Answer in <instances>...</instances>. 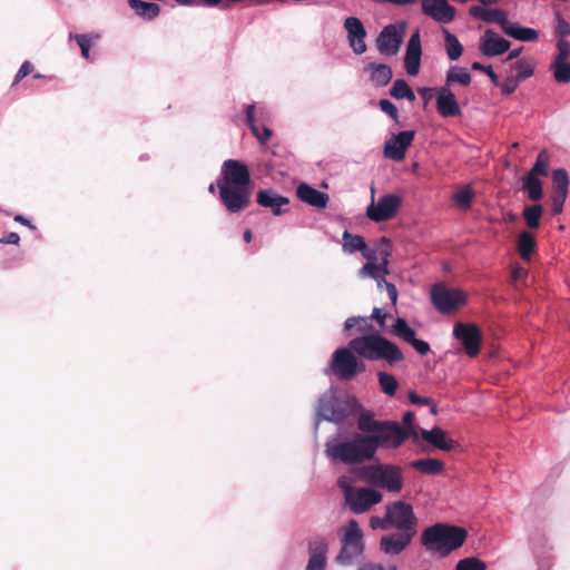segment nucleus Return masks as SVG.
Returning <instances> with one entry per match:
<instances>
[{
    "instance_id": "obj_59",
    "label": "nucleus",
    "mask_w": 570,
    "mask_h": 570,
    "mask_svg": "<svg viewBox=\"0 0 570 570\" xmlns=\"http://www.w3.org/2000/svg\"><path fill=\"white\" fill-rule=\"evenodd\" d=\"M409 400L412 404H416V405H431V412L433 414L436 413V407H435V404L433 402L432 399L430 397H422L420 395H417L415 392L411 391L409 393Z\"/></svg>"
},
{
    "instance_id": "obj_19",
    "label": "nucleus",
    "mask_w": 570,
    "mask_h": 570,
    "mask_svg": "<svg viewBox=\"0 0 570 570\" xmlns=\"http://www.w3.org/2000/svg\"><path fill=\"white\" fill-rule=\"evenodd\" d=\"M422 47L419 30L409 39L404 57V68L410 76H416L421 67Z\"/></svg>"
},
{
    "instance_id": "obj_63",
    "label": "nucleus",
    "mask_w": 570,
    "mask_h": 570,
    "mask_svg": "<svg viewBox=\"0 0 570 570\" xmlns=\"http://www.w3.org/2000/svg\"><path fill=\"white\" fill-rule=\"evenodd\" d=\"M421 355H426L430 352V344L423 340H419L415 336L412 342H409Z\"/></svg>"
},
{
    "instance_id": "obj_9",
    "label": "nucleus",
    "mask_w": 570,
    "mask_h": 570,
    "mask_svg": "<svg viewBox=\"0 0 570 570\" xmlns=\"http://www.w3.org/2000/svg\"><path fill=\"white\" fill-rule=\"evenodd\" d=\"M431 301L442 314H451L466 301L465 294L459 288H449L444 284H436L431 289Z\"/></svg>"
},
{
    "instance_id": "obj_56",
    "label": "nucleus",
    "mask_w": 570,
    "mask_h": 570,
    "mask_svg": "<svg viewBox=\"0 0 570 570\" xmlns=\"http://www.w3.org/2000/svg\"><path fill=\"white\" fill-rule=\"evenodd\" d=\"M568 193L552 191V213L558 215L562 212Z\"/></svg>"
},
{
    "instance_id": "obj_22",
    "label": "nucleus",
    "mask_w": 570,
    "mask_h": 570,
    "mask_svg": "<svg viewBox=\"0 0 570 570\" xmlns=\"http://www.w3.org/2000/svg\"><path fill=\"white\" fill-rule=\"evenodd\" d=\"M317 415L326 421L340 423L346 417L344 409L335 397H321L318 401Z\"/></svg>"
},
{
    "instance_id": "obj_13",
    "label": "nucleus",
    "mask_w": 570,
    "mask_h": 570,
    "mask_svg": "<svg viewBox=\"0 0 570 570\" xmlns=\"http://www.w3.org/2000/svg\"><path fill=\"white\" fill-rule=\"evenodd\" d=\"M453 336L459 340L469 357H476L482 345V335L474 324L456 323L453 328Z\"/></svg>"
},
{
    "instance_id": "obj_50",
    "label": "nucleus",
    "mask_w": 570,
    "mask_h": 570,
    "mask_svg": "<svg viewBox=\"0 0 570 570\" xmlns=\"http://www.w3.org/2000/svg\"><path fill=\"white\" fill-rule=\"evenodd\" d=\"M487 564L484 561L475 558V557H469L459 560V562L455 566V570H485Z\"/></svg>"
},
{
    "instance_id": "obj_48",
    "label": "nucleus",
    "mask_w": 570,
    "mask_h": 570,
    "mask_svg": "<svg viewBox=\"0 0 570 570\" xmlns=\"http://www.w3.org/2000/svg\"><path fill=\"white\" fill-rule=\"evenodd\" d=\"M557 82H570V63L567 61H553L550 66Z\"/></svg>"
},
{
    "instance_id": "obj_30",
    "label": "nucleus",
    "mask_w": 570,
    "mask_h": 570,
    "mask_svg": "<svg viewBox=\"0 0 570 570\" xmlns=\"http://www.w3.org/2000/svg\"><path fill=\"white\" fill-rule=\"evenodd\" d=\"M367 69L371 70L370 79L376 87L386 86L393 77L391 67L384 63L371 62Z\"/></svg>"
},
{
    "instance_id": "obj_8",
    "label": "nucleus",
    "mask_w": 570,
    "mask_h": 570,
    "mask_svg": "<svg viewBox=\"0 0 570 570\" xmlns=\"http://www.w3.org/2000/svg\"><path fill=\"white\" fill-rule=\"evenodd\" d=\"M374 454L379 448L383 449H397L406 440L407 433L402 425L395 421H383L380 430L374 434H367Z\"/></svg>"
},
{
    "instance_id": "obj_49",
    "label": "nucleus",
    "mask_w": 570,
    "mask_h": 570,
    "mask_svg": "<svg viewBox=\"0 0 570 570\" xmlns=\"http://www.w3.org/2000/svg\"><path fill=\"white\" fill-rule=\"evenodd\" d=\"M553 191L568 193L569 176L566 169L558 168L552 173Z\"/></svg>"
},
{
    "instance_id": "obj_54",
    "label": "nucleus",
    "mask_w": 570,
    "mask_h": 570,
    "mask_svg": "<svg viewBox=\"0 0 570 570\" xmlns=\"http://www.w3.org/2000/svg\"><path fill=\"white\" fill-rule=\"evenodd\" d=\"M557 49L558 55L553 61H567L570 56V42L566 39H558Z\"/></svg>"
},
{
    "instance_id": "obj_1",
    "label": "nucleus",
    "mask_w": 570,
    "mask_h": 570,
    "mask_svg": "<svg viewBox=\"0 0 570 570\" xmlns=\"http://www.w3.org/2000/svg\"><path fill=\"white\" fill-rule=\"evenodd\" d=\"M217 189L224 207L230 214L247 208L250 204V173L248 167L236 159L223 163Z\"/></svg>"
},
{
    "instance_id": "obj_33",
    "label": "nucleus",
    "mask_w": 570,
    "mask_h": 570,
    "mask_svg": "<svg viewBox=\"0 0 570 570\" xmlns=\"http://www.w3.org/2000/svg\"><path fill=\"white\" fill-rule=\"evenodd\" d=\"M535 245V238L531 233L523 230L519 234L517 248L522 259H530L532 253L534 252Z\"/></svg>"
},
{
    "instance_id": "obj_41",
    "label": "nucleus",
    "mask_w": 570,
    "mask_h": 570,
    "mask_svg": "<svg viewBox=\"0 0 570 570\" xmlns=\"http://www.w3.org/2000/svg\"><path fill=\"white\" fill-rule=\"evenodd\" d=\"M390 95L395 99L415 100V95L407 82L403 79H396L390 90Z\"/></svg>"
},
{
    "instance_id": "obj_45",
    "label": "nucleus",
    "mask_w": 570,
    "mask_h": 570,
    "mask_svg": "<svg viewBox=\"0 0 570 570\" xmlns=\"http://www.w3.org/2000/svg\"><path fill=\"white\" fill-rule=\"evenodd\" d=\"M473 197L474 193L472 188L470 186H464L453 194L452 200L456 207L468 209L471 206Z\"/></svg>"
},
{
    "instance_id": "obj_14",
    "label": "nucleus",
    "mask_w": 570,
    "mask_h": 570,
    "mask_svg": "<svg viewBox=\"0 0 570 570\" xmlns=\"http://www.w3.org/2000/svg\"><path fill=\"white\" fill-rule=\"evenodd\" d=\"M414 137L415 131L413 130H404L393 135L384 144V157L394 161L403 160L406 154V149L411 146Z\"/></svg>"
},
{
    "instance_id": "obj_7",
    "label": "nucleus",
    "mask_w": 570,
    "mask_h": 570,
    "mask_svg": "<svg viewBox=\"0 0 570 570\" xmlns=\"http://www.w3.org/2000/svg\"><path fill=\"white\" fill-rule=\"evenodd\" d=\"M341 549L335 557L338 566L347 567L361 557L364 552L363 531L358 522L351 519L344 527L340 529Z\"/></svg>"
},
{
    "instance_id": "obj_29",
    "label": "nucleus",
    "mask_w": 570,
    "mask_h": 570,
    "mask_svg": "<svg viewBox=\"0 0 570 570\" xmlns=\"http://www.w3.org/2000/svg\"><path fill=\"white\" fill-rule=\"evenodd\" d=\"M410 466L425 475H438L444 471V462L433 458L414 460Z\"/></svg>"
},
{
    "instance_id": "obj_61",
    "label": "nucleus",
    "mask_w": 570,
    "mask_h": 570,
    "mask_svg": "<svg viewBox=\"0 0 570 570\" xmlns=\"http://www.w3.org/2000/svg\"><path fill=\"white\" fill-rule=\"evenodd\" d=\"M33 69L35 67L30 61H24L16 75L13 85L20 82L24 77L30 75L33 71Z\"/></svg>"
},
{
    "instance_id": "obj_39",
    "label": "nucleus",
    "mask_w": 570,
    "mask_h": 570,
    "mask_svg": "<svg viewBox=\"0 0 570 570\" xmlns=\"http://www.w3.org/2000/svg\"><path fill=\"white\" fill-rule=\"evenodd\" d=\"M505 35L520 41H534L539 37L538 32L532 28L514 27L512 24L505 28Z\"/></svg>"
},
{
    "instance_id": "obj_35",
    "label": "nucleus",
    "mask_w": 570,
    "mask_h": 570,
    "mask_svg": "<svg viewBox=\"0 0 570 570\" xmlns=\"http://www.w3.org/2000/svg\"><path fill=\"white\" fill-rule=\"evenodd\" d=\"M471 80L472 77L466 71V69L454 66L451 67L446 72L445 86L450 88V86L453 83H460L461 86L466 87L471 83Z\"/></svg>"
},
{
    "instance_id": "obj_57",
    "label": "nucleus",
    "mask_w": 570,
    "mask_h": 570,
    "mask_svg": "<svg viewBox=\"0 0 570 570\" xmlns=\"http://www.w3.org/2000/svg\"><path fill=\"white\" fill-rule=\"evenodd\" d=\"M554 33L558 39H564L566 37L570 36V24L560 14H557Z\"/></svg>"
},
{
    "instance_id": "obj_53",
    "label": "nucleus",
    "mask_w": 570,
    "mask_h": 570,
    "mask_svg": "<svg viewBox=\"0 0 570 570\" xmlns=\"http://www.w3.org/2000/svg\"><path fill=\"white\" fill-rule=\"evenodd\" d=\"M471 69L472 70H476V71H482L483 75H488L491 82L494 85V86H499V77L498 75L494 72L493 68L491 66H484L478 61H474L472 62L471 65Z\"/></svg>"
},
{
    "instance_id": "obj_26",
    "label": "nucleus",
    "mask_w": 570,
    "mask_h": 570,
    "mask_svg": "<svg viewBox=\"0 0 570 570\" xmlns=\"http://www.w3.org/2000/svg\"><path fill=\"white\" fill-rule=\"evenodd\" d=\"M421 436L428 443L443 451L449 452L458 446V442L452 439H448L446 432L440 428H433L430 431L422 430Z\"/></svg>"
},
{
    "instance_id": "obj_23",
    "label": "nucleus",
    "mask_w": 570,
    "mask_h": 570,
    "mask_svg": "<svg viewBox=\"0 0 570 570\" xmlns=\"http://www.w3.org/2000/svg\"><path fill=\"white\" fill-rule=\"evenodd\" d=\"M469 13L476 19H481L487 23H498L505 32V28L509 27L507 12L502 9H487L481 6H472L469 9Z\"/></svg>"
},
{
    "instance_id": "obj_44",
    "label": "nucleus",
    "mask_w": 570,
    "mask_h": 570,
    "mask_svg": "<svg viewBox=\"0 0 570 570\" xmlns=\"http://www.w3.org/2000/svg\"><path fill=\"white\" fill-rule=\"evenodd\" d=\"M392 333L402 338L404 342H412V338L415 336V331L410 327L405 318L399 317L393 324Z\"/></svg>"
},
{
    "instance_id": "obj_60",
    "label": "nucleus",
    "mask_w": 570,
    "mask_h": 570,
    "mask_svg": "<svg viewBox=\"0 0 570 570\" xmlns=\"http://www.w3.org/2000/svg\"><path fill=\"white\" fill-rule=\"evenodd\" d=\"M414 420V413L413 412H405L403 415V429L407 433V439L410 436L417 438L415 428L413 425Z\"/></svg>"
},
{
    "instance_id": "obj_27",
    "label": "nucleus",
    "mask_w": 570,
    "mask_h": 570,
    "mask_svg": "<svg viewBox=\"0 0 570 570\" xmlns=\"http://www.w3.org/2000/svg\"><path fill=\"white\" fill-rule=\"evenodd\" d=\"M383 258L380 264L375 263H366L360 271L358 275L362 278L371 277L376 281L377 286L382 287V281H384L385 275L389 274L387 269V256L390 255L389 252H382Z\"/></svg>"
},
{
    "instance_id": "obj_2",
    "label": "nucleus",
    "mask_w": 570,
    "mask_h": 570,
    "mask_svg": "<svg viewBox=\"0 0 570 570\" xmlns=\"http://www.w3.org/2000/svg\"><path fill=\"white\" fill-rule=\"evenodd\" d=\"M350 348L367 361H384L390 366L404 361L401 348L380 332L361 335L350 341Z\"/></svg>"
},
{
    "instance_id": "obj_47",
    "label": "nucleus",
    "mask_w": 570,
    "mask_h": 570,
    "mask_svg": "<svg viewBox=\"0 0 570 570\" xmlns=\"http://www.w3.org/2000/svg\"><path fill=\"white\" fill-rule=\"evenodd\" d=\"M550 164V155L547 150H541L537 157V160L532 168L529 170V175L533 176H547Z\"/></svg>"
},
{
    "instance_id": "obj_40",
    "label": "nucleus",
    "mask_w": 570,
    "mask_h": 570,
    "mask_svg": "<svg viewBox=\"0 0 570 570\" xmlns=\"http://www.w3.org/2000/svg\"><path fill=\"white\" fill-rule=\"evenodd\" d=\"M344 253L352 254L354 252H360L365 249L364 238L360 235H352L347 230L343 233V244H342Z\"/></svg>"
},
{
    "instance_id": "obj_4",
    "label": "nucleus",
    "mask_w": 570,
    "mask_h": 570,
    "mask_svg": "<svg viewBox=\"0 0 570 570\" xmlns=\"http://www.w3.org/2000/svg\"><path fill=\"white\" fill-rule=\"evenodd\" d=\"M352 472L358 480L374 489H383L390 493H399L403 489V470L396 464H367L356 468Z\"/></svg>"
},
{
    "instance_id": "obj_64",
    "label": "nucleus",
    "mask_w": 570,
    "mask_h": 570,
    "mask_svg": "<svg viewBox=\"0 0 570 570\" xmlns=\"http://www.w3.org/2000/svg\"><path fill=\"white\" fill-rule=\"evenodd\" d=\"M389 317L387 313H383L381 308L375 307L370 316L371 320L377 322L381 330L385 327L386 318Z\"/></svg>"
},
{
    "instance_id": "obj_42",
    "label": "nucleus",
    "mask_w": 570,
    "mask_h": 570,
    "mask_svg": "<svg viewBox=\"0 0 570 570\" xmlns=\"http://www.w3.org/2000/svg\"><path fill=\"white\" fill-rule=\"evenodd\" d=\"M383 421L375 420L373 414L370 412H363L358 416L357 428L364 433L374 434L376 430H380Z\"/></svg>"
},
{
    "instance_id": "obj_20",
    "label": "nucleus",
    "mask_w": 570,
    "mask_h": 570,
    "mask_svg": "<svg viewBox=\"0 0 570 570\" xmlns=\"http://www.w3.org/2000/svg\"><path fill=\"white\" fill-rule=\"evenodd\" d=\"M510 41L501 38L492 29L485 30L480 40V51L487 57H493L504 53L510 48Z\"/></svg>"
},
{
    "instance_id": "obj_24",
    "label": "nucleus",
    "mask_w": 570,
    "mask_h": 570,
    "mask_svg": "<svg viewBox=\"0 0 570 570\" xmlns=\"http://www.w3.org/2000/svg\"><path fill=\"white\" fill-rule=\"evenodd\" d=\"M296 196L303 203L320 209L325 208L330 199L327 194L320 191L305 183L297 186Z\"/></svg>"
},
{
    "instance_id": "obj_18",
    "label": "nucleus",
    "mask_w": 570,
    "mask_h": 570,
    "mask_svg": "<svg viewBox=\"0 0 570 570\" xmlns=\"http://www.w3.org/2000/svg\"><path fill=\"white\" fill-rule=\"evenodd\" d=\"M344 29L347 32V39L351 48L356 55H362L366 51V30L363 22L356 17H348L344 20Z\"/></svg>"
},
{
    "instance_id": "obj_32",
    "label": "nucleus",
    "mask_w": 570,
    "mask_h": 570,
    "mask_svg": "<svg viewBox=\"0 0 570 570\" xmlns=\"http://www.w3.org/2000/svg\"><path fill=\"white\" fill-rule=\"evenodd\" d=\"M130 8L145 19L151 20L160 12V7L154 2H146L142 0H128Z\"/></svg>"
},
{
    "instance_id": "obj_55",
    "label": "nucleus",
    "mask_w": 570,
    "mask_h": 570,
    "mask_svg": "<svg viewBox=\"0 0 570 570\" xmlns=\"http://www.w3.org/2000/svg\"><path fill=\"white\" fill-rule=\"evenodd\" d=\"M520 82L521 81L518 78H515L514 76H511V77H508L502 82L499 81V86L498 87L501 88V92L503 95L508 96V95L513 94L517 90V88L519 87Z\"/></svg>"
},
{
    "instance_id": "obj_38",
    "label": "nucleus",
    "mask_w": 570,
    "mask_h": 570,
    "mask_svg": "<svg viewBox=\"0 0 570 570\" xmlns=\"http://www.w3.org/2000/svg\"><path fill=\"white\" fill-rule=\"evenodd\" d=\"M543 208L539 204L525 206L522 212L523 219L531 229H535L540 226Z\"/></svg>"
},
{
    "instance_id": "obj_11",
    "label": "nucleus",
    "mask_w": 570,
    "mask_h": 570,
    "mask_svg": "<svg viewBox=\"0 0 570 570\" xmlns=\"http://www.w3.org/2000/svg\"><path fill=\"white\" fill-rule=\"evenodd\" d=\"M332 368L343 380L354 377L358 372L365 371V365L360 363L355 353L347 347L337 348L333 354Z\"/></svg>"
},
{
    "instance_id": "obj_52",
    "label": "nucleus",
    "mask_w": 570,
    "mask_h": 570,
    "mask_svg": "<svg viewBox=\"0 0 570 570\" xmlns=\"http://www.w3.org/2000/svg\"><path fill=\"white\" fill-rule=\"evenodd\" d=\"M69 38L70 39H75L77 41L78 46L81 49L82 57L88 59L89 58V51H90V48H91V39L89 38V36L88 35H73V33H70Z\"/></svg>"
},
{
    "instance_id": "obj_15",
    "label": "nucleus",
    "mask_w": 570,
    "mask_h": 570,
    "mask_svg": "<svg viewBox=\"0 0 570 570\" xmlns=\"http://www.w3.org/2000/svg\"><path fill=\"white\" fill-rule=\"evenodd\" d=\"M415 535L416 533L400 530L384 534L380 539V550L387 556H399L410 546Z\"/></svg>"
},
{
    "instance_id": "obj_62",
    "label": "nucleus",
    "mask_w": 570,
    "mask_h": 570,
    "mask_svg": "<svg viewBox=\"0 0 570 570\" xmlns=\"http://www.w3.org/2000/svg\"><path fill=\"white\" fill-rule=\"evenodd\" d=\"M357 570H397V568H396V566H393V564L384 566L382 563L368 561V562L361 564L357 568Z\"/></svg>"
},
{
    "instance_id": "obj_25",
    "label": "nucleus",
    "mask_w": 570,
    "mask_h": 570,
    "mask_svg": "<svg viewBox=\"0 0 570 570\" xmlns=\"http://www.w3.org/2000/svg\"><path fill=\"white\" fill-rule=\"evenodd\" d=\"M256 202L258 205L269 208L275 216H279L286 212L282 207L288 205L289 199L272 189H262L257 193Z\"/></svg>"
},
{
    "instance_id": "obj_3",
    "label": "nucleus",
    "mask_w": 570,
    "mask_h": 570,
    "mask_svg": "<svg viewBox=\"0 0 570 570\" xmlns=\"http://www.w3.org/2000/svg\"><path fill=\"white\" fill-rule=\"evenodd\" d=\"M466 537V530L461 527L435 523L422 532L421 543L426 551L444 558L462 547Z\"/></svg>"
},
{
    "instance_id": "obj_58",
    "label": "nucleus",
    "mask_w": 570,
    "mask_h": 570,
    "mask_svg": "<svg viewBox=\"0 0 570 570\" xmlns=\"http://www.w3.org/2000/svg\"><path fill=\"white\" fill-rule=\"evenodd\" d=\"M379 106L383 112L389 115L394 121H399V110L389 99H381Z\"/></svg>"
},
{
    "instance_id": "obj_28",
    "label": "nucleus",
    "mask_w": 570,
    "mask_h": 570,
    "mask_svg": "<svg viewBox=\"0 0 570 570\" xmlns=\"http://www.w3.org/2000/svg\"><path fill=\"white\" fill-rule=\"evenodd\" d=\"M328 541L325 537L316 534L307 542L308 559L327 561Z\"/></svg>"
},
{
    "instance_id": "obj_51",
    "label": "nucleus",
    "mask_w": 570,
    "mask_h": 570,
    "mask_svg": "<svg viewBox=\"0 0 570 570\" xmlns=\"http://www.w3.org/2000/svg\"><path fill=\"white\" fill-rule=\"evenodd\" d=\"M355 482V478L353 475H341L337 479V487L342 490L344 494V500L353 492L355 489L353 483Z\"/></svg>"
},
{
    "instance_id": "obj_46",
    "label": "nucleus",
    "mask_w": 570,
    "mask_h": 570,
    "mask_svg": "<svg viewBox=\"0 0 570 570\" xmlns=\"http://www.w3.org/2000/svg\"><path fill=\"white\" fill-rule=\"evenodd\" d=\"M379 384L383 393L393 396L399 387V383L394 375L386 372H379Z\"/></svg>"
},
{
    "instance_id": "obj_16",
    "label": "nucleus",
    "mask_w": 570,
    "mask_h": 570,
    "mask_svg": "<svg viewBox=\"0 0 570 570\" xmlns=\"http://www.w3.org/2000/svg\"><path fill=\"white\" fill-rule=\"evenodd\" d=\"M421 10L439 23H450L455 18V8L448 0H422Z\"/></svg>"
},
{
    "instance_id": "obj_36",
    "label": "nucleus",
    "mask_w": 570,
    "mask_h": 570,
    "mask_svg": "<svg viewBox=\"0 0 570 570\" xmlns=\"http://www.w3.org/2000/svg\"><path fill=\"white\" fill-rule=\"evenodd\" d=\"M354 327H356L357 332L363 333V335L376 332L371 323V318L366 316H351L346 318L344 330L351 331Z\"/></svg>"
},
{
    "instance_id": "obj_5",
    "label": "nucleus",
    "mask_w": 570,
    "mask_h": 570,
    "mask_svg": "<svg viewBox=\"0 0 570 570\" xmlns=\"http://www.w3.org/2000/svg\"><path fill=\"white\" fill-rule=\"evenodd\" d=\"M326 455L344 464H362L374 459L367 434H355L351 440L325 444Z\"/></svg>"
},
{
    "instance_id": "obj_43",
    "label": "nucleus",
    "mask_w": 570,
    "mask_h": 570,
    "mask_svg": "<svg viewBox=\"0 0 570 570\" xmlns=\"http://www.w3.org/2000/svg\"><path fill=\"white\" fill-rule=\"evenodd\" d=\"M534 61L531 58H522L512 66V69L515 70L514 77L520 81L531 77L534 72Z\"/></svg>"
},
{
    "instance_id": "obj_34",
    "label": "nucleus",
    "mask_w": 570,
    "mask_h": 570,
    "mask_svg": "<svg viewBox=\"0 0 570 570\" xmlns=\"http://www.w3.org/2000/svg\"><path fill=\"white\" fill-rule=\"evenodd\" d=\"M522 189L528 193V197L532 202H539L543 197L542 181L538 176L527 174Z\"/></svg>"
},
{
    "instance_id": "obj_31",
    "label": "nucleus",
    "mask_w": 570,
    "mask_h": 570,
    "mask_svg": "<svg viewBox=\"0 0 570 570\" xmlns=\"http://www.w3.org/2000/svg\"><path fill=\"white\" fill-rule=\"evenodd\" d=\"M255 105H247L246 112V122L249 126L253 135L257 138V140L262 144H265L272 137L273 131L267 127H262V129L256 125L254 118Z\"/></svg>"
},
{
    "instance_id": "obj_6",
    "label": "nucleus",
    "mask_w": 570,
    "mask_h": 570,
    "mask_svg": "<svg viewBox=\"0 0 570 570\" xmlns=\"http://www.w3.org/2000/svg\"><path fill=\"white\" fill-rule=\"evenodd\" d=\"M370 527L373 530H400L410 533H417V518L413 507L405 501L399 500L385 505L383 517L372 515Z\"/></svg>"
},
{
    "instance_id": "obj_37",
    "label": "nucleus",
    "mask_w": 570,
    "mask_h": 570,
    "mask_svg": "<svg viewBox=\"0 0 570 570\" xmlns=\"http://www.w3.org/2000/svg\"><path fill=\"white\" fill-rule=\"evenodd\" d=\"M445 50L451 61L458 60L463 53V46L460 43L456 36L449 30L443 29Z\"/></svg>"
},
{
    "instance_id": "obj_12",
    "label": "nucleus",
    "mask_w": 570,
    "mask_h": 570,
    "mask_svg": "<svg viewBox=\"0 0 570 570\" xmlns=\"http://www.w3.org/2000/svg\"><path fill=\"white\" fill-rule=\"evenodd\" d=\"M383 494L372 487L355 488L344 500L346 507L355 514L367 512L372 507L381 503Z\"/></svg>"
},
{
    "instance_id": "obj_10",
    "label": "nucleus",
    "mask_w": 570,
    "mask_h": 570,
    "mask_svg": "<svg viewBox=\"0 0 570 570\" xmlns=\"http://www.w3.org/2000/svg\"><path fill=\"white\" fill-rule=\"evenodd\" d=\"M402 205V198L395 194H386L374 202V189H372V202L366 208V216L375 222H386L392 219Z\"/></svg>"
},
{
    "instance_id": "obj_21",
    "label": "nucleus",
    "mask_w": 570,
    "mask_h": 570,
    "mask_svg": "<svg viewBox=\"0 0 570 570\" xmlns=\"http://www.w3.org/2000/svg\"><path fill=\"white\" fill-rule=\"evenodd\" d=\"M436 110L440 116L444 118L461 115V107L456 101L454 94L446 86H443L438 90Z\"/></svg>"
},
{
    "instance_id": "obj_17",
    "label": "nucleus",
    "mask_w": 570,
    "mask_h": 570,
    "mask_svg": "<svg viewBox=\"0 0 570 570\" xmlns=\"http://www.w3.org/2000/svg\"><path fill=\"white\" fill-rule=\"evenodd\" d=\"M403 41V29L395 24H389L383 28L376 39V47L383 55L394 56L399 52Z\"/></svg>"
}]
</instances>
